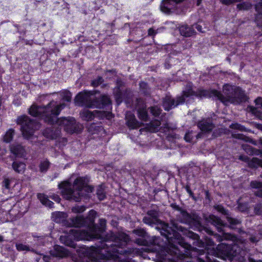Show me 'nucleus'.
<instances>
[{
    "label": "nucleus",
    "mask_w": 262,
    "mask_h": 262,
    "mask_svg": "<svg viewBox=\"0 0 262 262\" xmlns=\"http://www.w3.org/2000/svg\"><path fill=\"white\" fill-rule=\"evenodd\" d=\"M3 186L6 189H9L10 184V180L8 178H4L3 182Z\"/></svg>",
    "instance_id": "obj_49"
},
{
    "label": "nucleus",
    "mask_w": 262,
    "mask_h": 262,
    "mask_svg": "<svg viewBox=\"0 0 262 262\" xmlns=\"http://www.w3.org/2000/svg\"><path fill=\"white\" fill-rule=\"evenodd\" d=\"M50 162L48 160H44L40 162L39 165V170L42 172H45L47 171L50 166Z\"/></svg>",
    "instance_id": "obj_34"
},
{
    "label": "nucleus",
    "mask_w": 262,
    "mask_h": 262,
    "mask_svg": "<svg viewBox=\"0 0 262 262\" xmlns=\"http://www.w3.org/2000/svg\"><path fill=\"white\" fill-rule=\"evenodd\" d=\"M60 241L61 243L64 244L65 245L75 248V244L73 239L72 236L71 235H62L60 237Z\"/></svg>",
    "instance_id": "obj_24"
},
{
    "label": "nucleus",
    "mask_w": 262,
    "mask_h": 262,
    "mask_svg": "<svg viewBox=\"0 0 262 262\" xmlns=\"http://www.w3.org/2000/svg\"><path fill=\"white\" fill-rule=\"evenodd\" d=\"M67 217V214L63 212H57L53 214V220L57 223L63 222Z\"/></svg>",
    "instance_id": "obj_25"
},
{
    "label": "nucleus",
    "mask_w": 262,
    "mask_h": 262,
    "mask_svg": "<svg viewBox=\"0 0 262 262\" xmlns=\"http://www.w3.org/2000/svg\"><path fill=\"white\" fill-rule=\"evenodd\" d=\"M158 238L156 237V236H153L152 237V241L150 242V243L151 244H153V245H158L159 244L157 240H158Z\"/></svg>",
    "instance_id": "obj_59"
},
{
    "label": "nucleus",
    "mask_w": 262,
    "mask_h": 262,
    "mask_svg": "<svg viewBox=\"0 0 262 262\" xmlns=\"http://www.w3.org/2000/svg\"><path fill=\"white\" fill-rule=\"evenodd\" d=\"M10 150L12 153L17 157H21L24 152L23 147L18 144H13L10 146Z\"/></svg>",
    "instance_id": "obj_23"
},
{
    "label": "nucleus",
    "mask_w": 262,
    "mask_h": 262,
    "mask_svg": "<svg viewBox=\"0 0 262 262\" xmlns=\"http://www.w3.org/2000/svg\"><path fill=\"white\" fill-rule=\"evenodd\" d=\"M37 197L43 205L49 208L53 207L54 203L49 200L45 194L39 193L37 195Z\"/></svg>",
    "instance_id": "obj_28"
},
{
    "label": "nucleus",
    "mask_w": 262,
    "mask_h": 262,
    "mask_svg": "<svg viewBox=\"0 0 262 262\" xmlns=\"http://www.w3.org/2000/svg\"><path fill=\"white\" fill-rule=\"evenodd\" d=\"M255 102L256 105H260L261 107H262V98L258 97L255 99Z\"/></svg>",
    "instance_id": "obj_56"
},
{
    "label": "nucleus",
    "mask_w": 262,
    "mask_h": 262,
    "mask_svg": "<svg viewBox=\"0 0 262 262\" xmlns=\"http://www.w3.org/2000/svg\"><path fill=\"white\" fill-rule=\"evenodd\" d=\"M198 90V92H194L192 89V84L189 83L187 84L186 89L183 91V94L181 96H179L176 98V99L172 98L169 95H166L163 100V106L165 110L169 111L170 109L178 106L179 104H183L186 98L192 96H196L197 97H202L203 96L199 95L200 91Z\"/></svg>",
    "instance_id": "obj_9"
},
{
    "label": "nucleus",
    "mask_w": 262,
    "mask_h": 262,
    "mask_svg": "<svg viewBox=\"0 0 262 262\" xmlns=\"http://www.w3.org/2000/svg\"><path fill=\"white\" fill-rule=\"evenodd\" d=\"M184 0H163L160 5L161 10L167 14H170L176 9V6Z\"/></svg>",
    "instance_id": "obj_13"
},
{
    "label": "nucleus",
    "mask_w": 262,
    "mask_h": 262,
    "mask_svg": "<svg viewBox=\"0 0 262 262\" xmlns=\"http://www.w3.org/2000/svg\"><path fill=\"white\" fill-rule=\"evenodd\" d=\"M185 189L187 192L188 193L189 196L193 200H196L195 197L194 196L193 192L190 189V186L189 185H186L185 187Z\"/></svg>",
    "instance_id": "obj_52"
},
{
    "label": "nucleus",
    "mask_w": 262,
    "mask_h": 262,
    "mask_svg": "<svg viewBox=\"0 0 262 262\" xmlns=\"http://www.w3.org/2000/svg\"><path fill=\"white\" fill-rule=\"evenodd\" d=\"M134 232L137 235L142 237L146 238L148 236L147 233L143 229L135 230Z\"/></svg>",
    "instance_id": "obj_41"
},
{
    "label": "nucleus",
    "mask_w": 262,
    "mask_h": 262,
    "mask_svg": "<svg viewBox=\"0 0 262 262\" xmlns=\"http://www.w3.org/2000/svg\"><path fill=\"white\" fill-rule=\"evenodd\" d=\"M61 189V193L63 197L69 200L75 202H79L82 195L83 189L89 193L93 191L94 188L88 185L87 180L82 177L77 178L72 185L68 181H64L58 185Z\"/></svg>",
    "instance_id": "obj_6"
},
{
    "label": "nucleus",
    "mask_w": 262,
    "mask_h": 262,
    "mask_svg": "<svg viewBox=\"0 0 262 262\" xmlns=\"http://www.w3.org/2000/svg\"><path fill=\"white\" fill-rule=\"evenodd\" d=\"M16 249L19 251H32L33 252H34V250H31V248L28 245H24L23 244H16Z\"/></svg>",
    "instance_id": "obj_39"
},
{
    "label": "nucleus",
    "mask_w": 262,
    "mask_h": 262,
    "mask_svg": "<svg viewBox=\"0 0 262 262\" xmlns=\"http://www.w3.org/2000/svg\"><path fill=\"white\" fill-rule=\"evenodd\" d=\"M249 239L251 241V242H252L253 243H256L259 241L258 238H257L256 236H254L253 235L250 236V237L249 238Z\"/></svg>",
    "instance_id": "obj_57"
},
{
    "label": "nucleus",
    "mask_w": 262,
    "mask_h": 262,
    "mask_svg": "<svg viewBox=\"0 0 262 262\" xmlns=\"http://www.w3.org/2000/svg\"><path fill=\"white\" fill-rule=\"evenodd\" d=\"M128 239V236L123 233L109 232L98 246L100 254L93 253L96 255L92 256V262H128L125 257L128 251L124 249Z\"/></svg>",
    "instance_id": "obj_4"
},
{
    "label": "nucleus",
    "mask_w": 262,
    "mask_h": 262,
    "mask_svg": "<svg viewBox=\"0 0 262 262\" xmlns=\"http://www.w3.org/2000/svg\"><path fill=\"white\" fill-rule=\"evenodd\" d=\"M115 97L117 104H120L122 101V94L119 92L116 93L115 95Z\"/></svg>",
    "instance_id": "obj_47"
},
{
    "label": "nucleus",
    "mask_w": 262,
    "mask_h": 262,
    "mask_svg": "<svg viewBox=\"0 0 262 262\" xmlns=\"http://www.w3.org/2000/svg\"><path fill=\"white\" fill-rule=\"evenodd\" d=\"M103 82V79L102 77H98L96 79L92 81L91 84L94 87H97Z\"/></svg>",
    "instance_id": "obj_42"
},
{
    "label": "nucleus",
    "mask_w": 262,
    "mask_h": 262,
    "mask_svg": "<svg viewBox=\"0 0 262 262\" xmlns=\"http://www.w3.org/2000/svg\"><path fill=\"white\" fill-rule=\"evenodd\" d=\"M161 125V122L158 120H155L154 121L150 123V126L149 130L152 132H156Z\"/></svg>",
    "instance_id": "obj_38"
},
{
    "label": "nucleus",
    "mask_w": 262,
    "mask_h": 262,
    "mask_svg": "<svg viewBox=\"0 0 262 262\" xmlns=\"http://www.w3.org/2000/svg\"><path fill=\"white\" fill-rule=\"evenodd\" d=\"M6 153V150L5 148H2L0 147V156L5 155Z\"/></svg>",
    "instance_id": "obj_61"
},
{
    "label": "nucleus",
    "mask_w": 262,
    "mask_h": 262,
    "mask_svg": "<svg viewBox=\"0 0 262 262\" xmlns=\"http://www.w3.org/2000/svg\"><path fill=\"white\" fill-rule=\"evenodd\" d=\"M72 211L75 213H80L84 211V209L82 207L76 206L72 208Z\"/></svg>",
    "instance_id": "obj_53"
},
{
    "label": "nucleus",
    "mask_w": 262,
    "mask_h": 262,
    "mask_svg": "<svg viewBox=\"0 0 262 262\" xmlns=\"http://www.w3.org/2000/svg\"><path fill=\"white\" fill-rule=\"evenodd\" d=\"M255 10L257 12L255 17V21L259 27H262V0L255 5Z\"/></svg>",
    "instance_id": "obj_20"
},
{
    "label": "nucleus",
    "mask_w": 262,
    "mask_h": 262,
    "mask_svg": "<svg viewBox=\"0 0 262 262\" xmlns=\"http://www.w3.org/2000/svg\"><path fill=\"white\" fill-rule=\"evenodd\" d=\"M185 139L187 142H190L191 140V138L190 136L189 133H187L185 136Z\"/></svg>",
    "instance_id": "obj_60"
},
{
    "label": "nucleus",
    "mask_w": 262,
    "mask_h": 262,
    "mask_svg": "<svg viewBox=\"0 0 262 262\" xmlns=\"http://www.w3.org/2000/svg\"><path fill=\"white\" fill-rule=\"evenodd\" d=\"M138 114L139 118L144 121H147L148 120V116L146 109V106L143 105L138 108Z\"/></svg>",
    "instance_id": "obj_27"
},
{
    "label": "nucleus",
    "mask_w": 262,
    "mask_h": 262,
    "mask_svg": "<svg viewBox=\"0 0 262 262\" xmlns=\"http://www.w3.org/2000/svg\"><path fill=\"white\" fill-rule=\"evenodd\" d=\"M43 135L49 139H54L59 136L60 134V129L57 128L54 130V127L47 128L43 131Z\"/></svg>",
    "instance_id": "obj_15"
},
{
    "label": "nucleus",
    "mask_w": 262,
    "mask_h": 262,
    "mask_svg": "<svg viewBox=\"0 0 262 262\" xmlns=\"http://www.w3.org/2000/svg\"><path fill=\"white\" fill-rule=\"evenodd\" d=\"M226 219L230 224V227L232 229L236 228L241 223V221L239 220L232 217L230 216V214L226 216Z\"/></svg>",
    "instance_id": "obj_29"
},
{
    "label": "nucleus",
    "mask_w": 262,
    "mask_h": 262,
    "mask_svg": "<svg viewBox=\"0 0 262 262\" xmlns=\"http://www.w3.org/2000/svg\"><path fill=\"white\" fill-rule=\"evenodd\" d=\"M149 109L150 110V113L155 117L159 116L161 113L162 111L160 107L158 106H151L149 107Z\"/></svg>",
    "instance_id": "obj_37"
},
{
    "label": "nucleus",
    "mask_w": 262,
    "mask_h": 262,
    "mask_svg": "<svg viewBox=\"0 0 262 262\" xmlns=\"http://www.w3.org/2000/svg\"><path fill=\"white\" fill-rule=\"evenodd\" d=\"M199 95L203 97H215L226 105L229 103L234 104H239L245 102L248 99L244 91L241 88L229 84L224 86L223 93L215 90L210 91L201 90Z\"/></svg>",
    "instance_id": "obj_5"
},
{
    "label": "nucleus",
    "mask_w": 262,
    "mask_h": 262,
    "mask_svg": "<svg viewBox=\"0 0 262 262\" xmlns=\"http://www.w3.org/2000/svg\"><path fill=\"white\" fill-rule=\"evenodd\" d=\"M254 212L257 215L262 214V204L259 203L255 205L254 207Z\"/></svg>",
    "instance_id": "obj_45"
},
{
    "label": "nucleus",
    "mask_w": 262,
    "mask_h": 262,
    "mask_svg": "<svg viewBox=\"0 0 262 262\" xmlns=\"http://www.w3.org/2000/svg\"><path fill=\"white\" fill-rule=\"evenodd\" d=\"M51 254L55 257L62 258L68 255V252L63 247L56 246L54 250L51 251Z\"/></svg>",
    "instance_id": "obj_18"
},
{
    "label": "nucleus",
    "mask_w": 262,
    "mask_h": 262,
    "mask_svg": "<svg viewBox=\"0 0 262 262\" xmlns=\"http://www.w3.org/2000/svg\"><path fill=\"white\" fill-rule=\"evenodd\" d=\"M64 103L57 104L54 101H51L46 106H39L32 105L29 108V114L33 116L41 118L48 124H57L61 129L67 133L73 134L81 132V125L77 123L75 119L72 117H60L57 118L61 111L63 109Z\"/></svg>",
    "instance_id": "obj_3"
},
{
    "label": "nucleus",
    "mask_w": 262,
    "mask_h": 262,
    "mask_svg": "<svg viewBox=\"0 0 262 262\" xmlns=\"http://www.w3.org/2000/svg\"><path fill=\"white\" fill-rule=\"evenodd\" d=\"M236 138L242 140H245V138H246L245 136H244L243 134H237L236 136Z\"/></svg>",
    "instance_id": "obj_63"
},
{
    "label": "nucleus",
    "mask_w": 262,
    "mask_h": 262,
    "mask_svg": "<svg viewBox=\"0 0 262 262\" xmlns=\"http://www.w3.org/2000/svg\"><path fill=\"white\" fill-rule=\"evenodd\" d=\"M62 99L67 102L71 101V93L68 91H64L61 93Z\"/></svg>",
    "instance_id": "obj_40"
},
{
    "label": "nucleus",
    "mask_w": 262,
    "mask_h": 262,
    "mask_svg": "<svg viewBox=\"0 0 262 262\" xmlns=\"http://www.w3.org/2000/svg\"><path fill=\"white\" fill-rule=\"evenodd\" d=\"M91 216L90 217L84 218L82 216H77L75 217L70 218L69 220V225L76 228H80L81 227H86L87 230L85 231H90V220Z\"/></svg>",
    "instance_id": "obj_11"
},
{
    "label": "nucleus",
    "mask_w": 262,
    "mask_h": 262,
    "mask_svg": "<svg viewBox=\"0 0 262 262\" xmlns=\"http://www.w3.org/2000/svg\"><path fill=\"white\" fill-rule=\"evenodd\" d=\"M198 127L200 129L202 133H200L196 135L197 138H202L203 133H207L212 131L214 127V125L212 120L210 118L203 119L198 123Z\"/></svg>",
    "instance_id": "obj_12"
},
{
    "label": "nucleus",
    "mask_w": 262,
    "mask_h": 262,
    "mask_svg": "<svg viewBox=\"0 0 262 262\" xmlns=\"http://www.w3.org/2000/svg\"><path fill=\"white\" fill-rule=\"evenodd\" d=\"M236 7L239 10H248L251 8L252 5L246 2L237 4Z\"/></svg>",
    "instance_id": "obj_33"
},
{
    "label": "nucleus",
    "mask_w": 262,
    "mask_h": 262,
    "mask_svg": "<svg viewBox=\"0 0 262 262\" xmlns=\"http://www.w3.org/2000/svg\"><path fill=\"white\" fill-rule=\"evenodd\" d=\"M97 195L99 200H103L105 198V193L102 186H99L97 189Z\"/></svg>",
    "instance_id": "obj_35"
},
{
    "label": "nucleus",
    "mask_w": 262,
    "mask_h": 262,
    "mask_svg": "<svg viewBox=\"0 0 262 262\" xmlns=\"http://www.w3.org/2000/svg\"><path fill=\"white\" fill-rule=\"evenodd\" d=\"M215 209L223 214L226 215V216L229 214V212L221 205H217L215 206Z\"/></svg>",
    "instance_id": "obj_43"
},
{
    "label": "nucleus",
    "mask_w": 262,
    "mask_h": 262,
    "mask_svg": "<svg viewBox=\"0 0 262 262\" xmlns=\"http://www.w3.org/2000/svg\"><path fill=\"white\" fill-rule=\"evenodd\" d=\"M209 246H214V242L213 241L212 239H209L208 242L207 243Z\"/></svg>",
    "instance_id": "obj_64"
},
{
    "label": "nucleus",
    "mask_w": 262,
    "mask_h": 262,
    "mask_svg": "<svg viewBox=\"0 0 262 262\" xmlns=\"http://www.w3.org/2000/svg\"><path fill=\"white\" fill-rule=\"evenodd\" d=\"M181 217H180V222L182 223L190 224L193 223L194 218L190 214L185 210H181Z\"/></svg>",
    "instance_id": "obj_19"
},
{
    "label": "nucleus",
    "mask_w": 262,
    "mask_h": 262,
    "mask_svg": "<svg viewBox=\"0 0 262 262\" xmlns=\"http://www.w3.org/2000/svg\"><path fill=\"white\" fill-rule=\"evenodd\" d=\"M137 242L141 245H146L147 244V242L146 240H142L141 239H137Z\"/></svg>",
    "instance_id": "obj_58"
},
{
    "label": "nucleus",
    "mask_w": 262,
    "mask_h": 262,
    "mask_svg": "<svg viewBox=\"0 0 262 262\" xmlns=\"http://www.w3.org/2000/svg\"><path fill=\"white\" fill-rule=\"evenodd\" d=\"M179 30L181 34L185 37L191 36L195 32L193 27L188 25L181 26Z\"/></svg>",
    "instance_id": "obj_21"
},
{
    "label": "nucleus",
    "mask_w": 262,
    "mask_h": 262,
    "mask_svg": "<svg viewBox=\"0 0 262 262\" xmlns=\"http://www.w3.org/2000/svg\"><path fill=\"white\" fill-rule=\"evenodd\" d=\"M220 2L225 5H229L233 3L241 2L242 0H220Z\"/></svg>",
    "instance_id": "obj_50"
},
{
    "label": "nucleus",
    "mask_w": 262,
    "mask_h": 262,
    "mask_svg": "<svg viewBox=\"0 0 262 262\" xmlns=\"http://www.w3.org/2000/svg\"><path fill=\"white\" fill-rule=\"evenodd\" d=\"M147 215L160 222V227H157L156 229L166 238L169 246L167 252L173 255V262H219L208 251L193 248L187 244L178 232L186 233V230L182 226L173 221L170 223L171 226L162 222L159 219V211L155 210L148 211Z\"/></svg>",
    "instance_id": "obj_1"
},
{
    "label": "nucleus",
    "mask_w": 262,
    "mask_h": 262,
    "mask_svg": "<svg viewBox=\"0 0 262 262\" xmlns=\"http://www.w3.org/2000/svg\"><path fill=\"white\" fill-rule=\"evenodd\" d=\"M238 210L241 211H245L248 209V204L246 203L239 204L238 206Z\"/></svg>",
    "instance_id": "obj_51"
},
{
    "label": "nucleus",
    "mask_w": 262,
    "mask_h": 262,
    "mask_svg": "<svg viewBox=\"0 0 262 262\" xmlns=\"http://www.w3.org/2000/svg\"><path fill=\"white\" fill-rule=\"evenodd\" d=\"M230 127L234 129H238L241 131L245 130V127L237 123H232L230 125Z\"/></svg>",
    "instance_id": "obj_44"
},
{
    "label": "nucleus",
    "mask_w": 262,
    "mask_h": 262,
    "mask_svg": "<svg viewBox=\"0 0 262 262\" xmlns=\"http://www.w3.org/2000/svg\"><path fill=\"white\" fill-rule=\"evenodd\" d=\"M240 160L248 162L250 167H255L261 164V161L259 159L256 158H253L250 160L249 158L245 155H241L238 158Z\"/></svg>",
    "instance_id": "obj_16"
},
{
    "label": "nucleus",
    "mask_w": 262,
    "mask_h": 262,
    "mask_svg": "<svg viewBox=\"0 0 262 262\" xmlns=\"http://www.w3.org/2000/svg\"><path fill=\"white\" fill-rule=\"evenodd\" d=\"M75 101L77 105L89 108H103L111 104V101L108 96L103 95L96 98L92 92L86 91L77 94Z\"/></svg>",
    "instance_id": "obj_8"
},
{
    "label": "nucleus",
    "mask_w": 262,
    "mask_h": 262,
    "mask_svg": "<svg viewBox=\"0 0 262 262\" xmlns=\"http://www.w3.org/2000/svg\"><path fill=\"white\" fill-rule=\"evenodd\" d=\"M157 34V32L153 28H149L148 30V34L149 36H154Z\"/></svg>",
    "instance_id": "obj_55"
},
{
    "label": "nucleus",
    "mask_w": 262,
    "mask_h": 262,
    "mask_svg": "<svg viewBox=\"0 0 262 262\" xmlns=\"http://www.w3.org/2000/svg\"><path fill=\"white\" fill-rule=\"evenodd\" d=\"M171 206L175 209L179 210L181 212V210H183L179 206L176 205V204H172Z\"/></svg>",
    "instance_id": "obj_62"
},
{
    "label": "nucleus",
    "mask_w": 262,
    "mask_h": 262,
    "mask_svg": "<svg viewBox=\"0 0 262 262\" xmlns=\"http://www.w3.org/2000/svg\"><path fill=\"white\" fill-rule=\"evenodd\" d=\"M17 123L21 125L23 135L27 139L30 138L33 135L34 131L39 127L37 122L31 119L26 115L18 117Z\"/></svg>",
    "instance_id": "obj_10"
},
{
    "label": "nucleus",
    "mask_w": 262,
    "mask_h": 262,
    "mask_svg": "<svg viewBox=\"0 0 262 262\" xmlns=\"http://www.w3.org/2000/svg\"><path fill=\"white\" fill-rule=\"evenodd\" d=\"M97 113L98 112L97 111L91 112L88 110H85L82 112L81 113V116L83 120L86 121H89L93 119Z\"/></svg>",
    "instance_id": "obj_26"
},
{
    "label": "nucleus",
    "mask_w": 262,
    "mask_h": 262,
    "mask_svg": "<svg viewBox=\"0 0 262 262\" xmlns=\"http://www.w3.org/2000/svg\"><path fill=\"white\" fill-rule=\"evenodd\" d=\"M14 134V130L13 129H9L3 137V141L6 143L10 142L13 137Z\"/></svg>",
    "instance_id": "obj_30"
},
{
    "label": "nucleus",
    "mask_w": 262,
    "mask_h": 262,
    "mask_svg": "<svg viewBox=\"0 0 262 262\" xmlns=\"http://www.w3.org/2000/svg\"><path fill=\"white\" fill-rule=\"evenodd\" d=\"M188 236L193 239H196L198 238L199 236L196 234L193 233V232H188Z\"/></svg>",
    "instance_id": "obj_54"
},
{
    "label": "nucleus",
    "mask_w": 262,
    "mask_h": 262,
    "mask_svg": "<svg viewBox=\"0 0 262 262\" xmlns=\"http://www.w3.org/2000/svg\"><path fill=\"white\" fill-rule=\"evenodd\" d=\"M152 217L148 216V215L147 216H145L143 219V222L148 225H149L150 226H153L154 225H157V227H160V222L159 221H154Z\"/></svg>",
    "instance_id": "obj_31"
},
{
    "label": "nucleus",
    "mask_w": 262,
    "mask_h": 262,
    "mask_svg": "<svg viewBox=\"0 0 262 262\" xmlns=\"http://www.w3.org/2000/svg\"><path fill=\"white\" fill-rule=\"evenodd\" d=\"M12 167L16 172L21 173L24 172L26 169V164L23 162L15 160L12 164Z\"/></svg>",
    "instance_id": "obj_22"
},
{
    "label": "nucleus",
    "mask_w": 262,
    "mask_h": 262,
    "mask_svg": "<svg viewBox=\"0 0 262 262\" xmlns=\"http://www.w3.org/2000/svg\"><path fill=\"white\" fill-rule=\"evenodd\" d=\"M251 112L254 114L257 117H258L260 119H262V116H261V113L258 110V108L251 107Z\"/></svg>",
    "instance_id": "obj_46"
},
{
    "label": "nucleus",
    "mask_w": 262,
    "mask_h": 262,
    "mask_svg": "<svg viewBox=\"0 0 262 262\" xmlns=\"http://www.w3.org/2000/svg\"><path fill=\"white\" fill-rule=\"evenodd\" d=\"M243 148L245 151V152L250 155H257L258 151L254 149L252 146L248 144H244L243 145Z\"/></svg>",
    "instance_id": "obj_32"
},
{
    "label": "nucleus",
    "mask_w": 262,
    "mask_h": 262,
    "mask_svg": "<svg viewBox=\"0 0 262 262\" xmlns=\"http://www.w3.org/2000/svg\"><path fill=\"white\" fill-rule=\"evenodd\" d=\"M250 186L253 189V191L255 195L262 198V182L257 181H252L250 183Z\"/></svg>",
    "instance_id": "obj_17"
},
{
    "label": "nucleus",
    "mask_w": 262,
    "mask_h": 262,
    "mask_svg": "<svg viewBox=\"0 0 262 262\" xmlns=\"http://www.w3.org/2000/svg\"><path fill=\"white\" fill-rule=\"evenodd\" d=\"M140 88L141 91L145 95H148L150 93V89L147 83L141 82L140 83Z\"/></svg>",
    "instance_id": "obj_36"
},
{
    "label": "nucleus",
    "mask_w": 262,
    "mask_h": 262,
    "mask_svg": "<svg viewBox=\"0 0 262 262\" xmlns=\"http://www.w3.org/2000/svg\"><path fill=\"white\" fill-rule=\"evenodd\" d=\"M96 212L94 210L90 211L91 219L90 222V231H85V230H71L74 232V236L77 240H90L92 239H101L102 242L105 236L102 237V234L105 230L106 220L104 219L99 220L100 226L95 224L94 217L96 215ZM107 233L105 236H106Z\"/></svg>",
    "instance_id": "obj_7"
},
{
    "label": "nucleus",
    "mask_w": 262,
    "mask_h": 262,
    "mask_svg": "<svg viewBox=\"0 0 262 262\" xmlns=\"http://www.w3.org/2000/svg\"><path fill=\"white\" fill-rule=\"evenodd\" d=\"M207 220L209 223L216 227L219 232H223L222 235L214 234L212 231L206 228V231L209 234L213 235L214 238L219 242H222L224 239L232 242L231 244L222 243L217 246V249L221 251L222 254L230 256L238 262H262V260H256L250 256L248 257V259H246V251L243 249L244 247L243 243H238L235 236L224 232L223 228L225 225L219 217L210 215Z\"/></svg>",
    "instance_id": "obj_2"
},
{
    "label": "nucleus",
    "mask_w": 262,
    "mask_h": 262,
    "mask_svg": "<svg viewBox=\"0 0 262 262\" xmlns=\"http://www.w3.org/2000/svg\"><path fill=\"white\" fill-rule=\"evenodd\" d=\"M126 124L128 127L136 129L141 126L142 123L137 120L135 115L131 112H127L125 116Z\"/></svg>",
    "instance_id": "obj_14"
},
{
    "label": "nucleus",
    "mask_w": 262,
    "mask_h": 262,
    "mask_svg": "<svg viewBox=\"0 0 262 262\" xmlns=\"http://www.w3.org/2000/svg\"><path fill=\"white\" fill-rule=\"evenodd\" d=\"M101 114V117H105L108 120H110L113 118V114L111 112H103Z\"/></svg>",
    "instance_id": "obj_48"
}]
</instances>
